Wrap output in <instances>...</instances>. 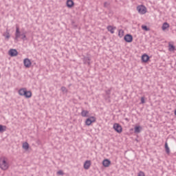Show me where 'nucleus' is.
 <instances>
[{
	"label": "nucleus",
	"instance_id": "f257e3e1",
	"mask_svg": "<svg viewBox=\"0 0 176 176\" xmlns=\"http://www.w3.org/2000/svg\"><path fill=\"white\" fill-rule=\"evenodd\" d=\"M0 168L3 171L9 168V162H8V158L2 157L0 158Z\"/></svg>",
	"mask_w": 176,
	"mask_h": 176
},
{
	"label": "nucleus",
	"instance_id": "f03ea898",
	"mask_svg": "<svg viewBox=\"0 0 176 176\" xmlns=\"http://www.w3.org/2000/svg\"><path fill=\"white\" fill-rule=\"evenodd\" d=\"M20 36H21V39H23V41L27 40V36H25V33L21 34L20 32V28H19V27H16L15 32V41H16V42L19 41V38H20Z\"/></svg>",
	"mask_w": 176,
	"mask_h": 176
},
{
	"label": "nucleus",
	"instance_id": "7ed1b4c3",
	"mask_svg": "<svg viewBox=\"0 0 176 176\" xmlns=\"http://www.w3.org/2000/svg\"><path fill=\"white\" fill-rule=\"evenodd\" d=\"M137 10L140 14H145V13H146V7L142 5L138 6Z\"/></svg>",
	"mask_w": 176,
	"mask_h": 176
},
{
	"label": "nucleus",
	"instance_id": "20e7f679",
	"mask_svg": "<svg viewBox=\"0 0 176 176\" xmlns=\"http://www.w3.org/2000/svg\"><path fill=\"white\" fill-rule=\"evenodd\" d=\"M113 129H114L115 131H116L118 133H122V131H123V129L122 128V126L118 123H115L113 124Z\"/></svg>",
	"mask_w": 176,
	"mask_h": 176
},
{
	"label": "nucleus",
	"instance_id": "39448f33",
	"mask_svg": "<svg viewBox=\"0 0 176 176\" xmlns=\"http://www.w3.org/2000/svg\"><path fill=\"white\" fill-rule=\"evenodd\" d=\"M124 40L125 42H127V43H131V42H133V36L131 34H126L124 36Z\"/></svg>",
	"mask_w": 176,
	"mask_h": 176
},
{
	"label": "nucleus",
	"instance_id": "423d86ee",
	"mask_svg": "<svg viewBox=\"0 0 176 176\" xmlns=\"http://www.w3.org/2000/svg\"><path fill=\"white\" fill-rule=\"evenodd\" d=\"M8 54L9 56H10V57H16V56L19 54V52H17L16 50L11 49L9 50Z\"/></svg>",
	"mask_w": 176,
	"mask_h": 176
},
{
	"label": "nucleus",
	"instance_id": "0eeeda50",
	"mask_svg": "<svg viewBox=\"0 0 176 176\" xmlns=\"http://www.w3.org/2000/svg\"><path fill=\"white\" fill-rule=\"evenodd\" d=\"M23 64L26 68H30L32 63H31V60L29 58H25L23 60Z\"/></svg>",
	"mask_w": 176,
	"mask_h": 176
},
{
	"label": "nucleus",
	"instance_id": "6e6552de",
	"mask_svg": "<svg viewBox=\"0 0 176 176\" xmlns=\"http://www.w3.org/2000/svg\"><path fill=\"white\" fill-rule=\"evenodd\" d=\"M23 96L25 97V98H31V97H32V92H31V91H27V89H25Z\"/></svg>",
	"mask_w": 176,
	"mask_h": 176
},
{
	"label": "nucleus",
	"instance_id": "1a4fd4ad",
	"mask_svg": "<svg viewBox=\"0 0 176 176\" xmlns=\"http://www.w3.org/2000/svg\"><path fill=\"white\" fill-rule=\"evenodd\" d=\"M142 60L143 63H148L149 61V56L146 54H143L142 56Z\"/></svg>",
	"mask_w": 176,
	"mask_h": 176
},
{
	"label": "nucleus",
	"instance_id": "9d476101",
	"mask_svg": "<svg viewBox=\"0 0 176 176\" xmlns=\"http://www.w3.org/2000/svg\"><path fill=\"white\" fill-rule=\"evenodd\" d=\"M66 5L67 8L71 9V8H73L74 5H75V3H74V1L72 0H67L66 2Z\"/></svg>",
	"mask_w": 176,
	"mask_h": 176
},
{
	"label": "nucleus",
	"instance_id": "9b49d317",
	"mask_svg": "<svg viewBox=\"0 0 176 176\" xmlns=\"http://www.w3.org/2000/svg\"><path fill=\"white\" fill-rule=\"evenodd\" d=\"M104 167H109L111 165V161L108 159L104 160L102 162Z\"/></svg>",
	"mask_w": 176,
	"mask_h": 176
},
{
	"label": "nucleus",
	"instance_id": "f8f14e48",
	"mask_svg": "<svg viewBox=\"0 0 176 176\" xmlns=\"http://www.w3.org/2000/svg\"><path fill=\"white\" fill-rule=\"evenodd\" d=\"M91 165V162L90 161H86L84 164V168H85V170H89V168H90Z\"/></svg>",
	"mask_w": 176,
	"mask_h": 176
},
{
	"label": "nucleus",
	"instance_id": "ddd939ff",
	"mask_svg": "<svg viewBox=\"0 0 176 176\" xmlns=\"http://www.w3.org/2000/svg\"><path fill=\"white\" fill-rule=\"evenodd\" d=\"M81 116H82V118H88V116H89V111H87V110H82V111H81Z\"/></svg>",
	"mask_w": 176,
	"mask_h": 176
},
{
	"label": "nucleus",
	"instance_id": "4468645a",
	"mask_svg": "<svg viewBox=\"0 0 176 176\" xmlns=\"http://www.w3.org/2000/svg\"><path fill=\"white\" fill-rule=\"evenodd\" d=\"M167 28H170V24H168V23L165 22L163 23L162 26V29L163 31H166V30H167Z\"/></svg>",
	"mask_w": 176,
	"mask_h": 176
},
{
	"label": "nucleus",
	"instance_id": "2eb2a0df",
	"mask_svg": "<svg viewBox=\"0 0 176 176\" xmlns=\"http://www.w3.org/2000/svg\"><path fill=\"white\" fill-rule=\"evenodd\" d=\"M115 30H116V28H113L111 25L107 26V30L111 32V34H115Z\"/></svg>",
	"mask_w": 176,
	"mask_h": 176
},
{
	"label": "nucleus",
	"instance_id": "dca6fc26",
	"mask_svg": "<svg viewBox=\"0 0 176 176\" xmlns=\"http://www.w3.org/2000/svg\"><path fill=\"white\" fill-rule=\"evenodd\" d=\"M3 36H4L6 39H9L10 38V33H9V30L6 29V31L3 34Z\"/></svg>",
	"mask_w": 176,
	"mask_h": 176
},
{
	"label": "nucleus",
	"instance_id": "f3484780",
	"mask_svg": "<svg viewBox=\"0 0 176 176\" xmlns=\"http://www.w3.org/2000/svg\"><path fill=\"white\" fill-rule=\"evenodd\" d=\"M83 63H84V64H88V65H90V58L88 56H84Z\"/></svg>",
	"mask_w": 176,
	"mask_h": 176
},
{
	"label": "nucleus",
	"instance_id": "a211bd4d",
	"mask_svg": "<svg viewBox=\"0 0 176 176\" xmlns=\"http://www.w3.org/2000/svg\"><path fill=\"white\" fill-rule=\"evenodd\" d=\"M22 148L25 149V151H28V149H30V144L28 142H25L23 144Z\"/></svg>",
	"mask_w": 176,
	"mask_h": 176
},
{
	"label": "nucleus",
	"instance_id": "6ab92c4d",
	"mask_svg": "<svg viewBox=\"0 0 176 176\" xmlns=\"http://www.w3.org/2000/svg\"><path fill=\"white\" fill-rule=\"evenodd\" d=\"M165 151L167 155H170V148L168 147V144H167V142H165Z\"/></svg>",
	"mask_w": 176,
	"mask_h": 176
},
{
	"label": "nucleus",
	"instance_id": "aec40b11",
	"mask_svg": "<svg viewBox=\"0 0 176 176\" xmlns=\"http://www.w3.org/2000/svg\"><path fill=\"white\" fill-rule=\"evenodd\" d=\"M6 126L0 124V133H4L6 131Z\"/></svg>",
	"mask_w": 176,
	"mask_h": 176
},
{
	"label": "nucleus",
	"instance_id": "412c9836",
	"mask_svg": "<svg viewBox=\"0 0 176 176\" xmlns=\"http://www.w3.org/2000/svg\"><path fill=\"white\" fill-rule=\"evenodd\" d=\"M141 126H135L134 133H135L136 134L141 133Z\"/></svg>",
	"mask_w": 176,
	"mask_h": 176
},
{
	"label": "nucleus",
	"instance_id": "4be33fe9",
	"mask_svg": "<svg viewBox=\"0 0 176 176\" xmlns=\"http://www.w3.org/2000/svg\"><path fill=\"white\" fill-rule=\"evenodd\" d=\"M124 35V30H120L119 31H118V36L120 37V38H123V36Z\"/></svg>",
	"mask_w": 176,
	"mask_h": 176
},
{
	"label": "nucleus",
	"instance_id": "5701e85b",
	"mask_svg": "<svg viewBox=\"0 0 176 176\" xmlns=\"http://www.w3.org/2000/svg\"><path fill=\"white\" fill-rule=\"evenodd\" d=\"M26 88H21L19 90V96H24V93L25 91Z\"/></svg>",
	"mask_w": 176,
	"mask_h": 176
},
{
	"label": "nucleus",
	"instance_id": "b1692460",
	"mask_svg": "<svg viewBox=\"0 0 176 176\" xmlns=\"http://www.w3.org/2000/svg\"><path fill=\"white\" fill-rule=\"evenodd\" d=\"M168 50L169 52H174V50H175V46H174L173 45L169 44Z\"/></svg>",
	"mask_w": 176,
	"mask_h": 176
},
{
	"label": "nucleus",
	"instance_id": "393cba45",
	"mask_svg": "<svg viewBox=\"0 0 176 176\" xmlns=\"http://www.w3.org/2000/svg\"><path fill=\"white\" fill-rule=\"evenodd\" d=\"M88 119H89V120H90L92 123L96 122V120H97V119H96V117H94V116H91V117L88 118Z\"/></svg>",
	"mask_w": 176,
	"mask_h": 176
},
{
	"label": "nucleus",
	"instance_id": "a878e982",
	"mask_svg": "<svg viewBox=\"0 0 176 176\" xmlns=\"http://www.w3.org/2000/svg\"><path fill=\"white\" fill-rule=\"evenodd\" d=\"M91 123H93L91 120H90V119H87L86 120H85V124L87 125V126H90V124H91Z\"/></svg>",
	"mask_w": 176,
	"mask_h": 176
},
{
	"label": "nucleus",
	"instance_id": "bb28decb",
	"mask_svg": "<svg viewBox=\"0 0 176 176\" xmlns=\"http://www.w3.org/2000/svg\"><path fill=\"white\" fill-rule=\"evenodd\" d=\"M111 91H112V88H110L109 89L106 91V94H107V96H109V98H110L109 96H111Z\"/></svg>",
	"mask_w": 176,
	"mask_h": 176
},
{
	"label": "nucleus",
	"instance_id": "cd10ccee",
	"mask_svg": "<svg viewBox=\"0 0 176 176\" xmlns=\"http://www.w3.org/2000/svg\"><path fill=\"white\" fill-rule=\"evenodd\" d=\"M61 91H63V93H68V89H67L65 87H62Z\"/></svg>",
	"mask_w": 176,
	"mask_h": 176
},
{
	"label": "nucleus",
	"instance_id": "c85d7f7f",
	"mask_svg": "<svg viewBox=\"0 0 176 176\" xmlns=\"http://www.w3.org/2000/svg\"><path fill=\"white\" fill-rule=\"evenodd\" d=\"M142 30H144V31H149V28H148V26H146V25H142Z\"/></svg>",
	"mask_w": 176,
	"mask_h": 176
},
{
	"label": "nucleus",
	"instance_id": "c756f323",
	"mask_svg": "<svg viewBox=\"0 0 176 176\" xmlns=\"http://www.w3.org/2000/svg\"><path fill=\"white\" fill-rule=\"evenodd\" d=\"M56 174L57 175H64V172L63 170H58Z\"/></svg>",
	"mask_w": 176,
	"mask_h": 176
},
{
	"label": "nucleus",
	"instance_id": "7c9ffc66",
	"mask_svg": "<svg viewBox=\"0 0 176 176\" xmlns=\"http://www.w3.org/2000/svg\"><path fill=\"white\" fill-rule=\"evenodd\" d=\"M138 176H145V173L142 171H140L138 174Z\"/></svg>",
	"mask_w": 176,
	"mask_h": 176
},
{
	"label": "nucleus",
	"instance_id": "2f4dec72",
	"mask_svg": "<svg viewBox=\"0 0 176 176\" xmlns=\"http://www.w3.org/2000/svg\"><path fill=\"white\" fill-rule=\"evenodd\" d=\"M108 6H109V3L108 2H104V8H108Z\"/></svg>",
	"mask_w": 176,
	"mask_h": 176
},
{
	"label": "nucleus",
	"instance_id": "473e14b6",
	"mask_svg": "<svg viewBox=\"0 0 176 176\" xmlns=\"http://www.w3.org/2000/svg\"><path fill=\"white\" fill-rule=\"evenodd\" d=\"M141 102H142V104H145V98H144V97L141 98Z\"/></svg>",
	"mask_w": 176,
	"mask_h": 176
}]
</instances>
